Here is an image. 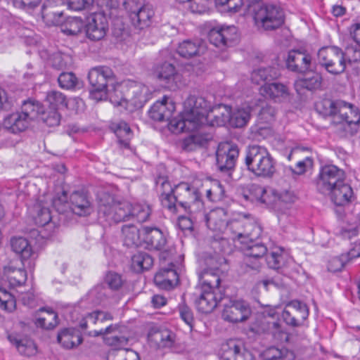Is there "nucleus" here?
Wrapping results in <instances>:
<instances>
[{
	"instance_id": "nucleus-10",
	"label": "nucleus",
	"mask_w": 360,
	"mask_h": 360,
	"mask_svg": "<svg viewBox=\"0 0 360 360\" xmlns=\"http://www.w3.org/2000/svg\"><path fill=\"white\" fill-rule=\"evenodd\" d=\"M91 86V96L97 101L102 100L108 93V86L114 82L113 72L108 67L92 68L88 75Z\"/></svg>"
},
{
	"instance_id": "nucleus-31",
	"label": "nucleus",
	"mask_w": 360,
	"mask_h": 360,
	"mask_svg": "<svg viewBox=\"0 0 360 360\" xmlns=\"http://www.w3.org/2000/svg\"><path fill=\"white\" fill-rule=\"evenodd\" d=\"M330 195L331 200L338 206H344L348 204L353 197L352 187L345 180L334 186L333 191L326 193Z\"/></svg>"
},
{
	"instance_id": "nucleus-44",
	"label": "nucleus",
	"mask_w": 360,
	"mask_h": 360,
	"mask_svg": "<svg viewBox=\"0 0 360 360\" xmlns=\"http://www.w3.org/2000/svg\"><path fill=\"white\" fill-rule=\"evenodd\" d=\"M8 338L16 347L18 351L21 354L30 356L35 353L36 347L32 340L27 338L21 339L15 335H9Z\"/></svg>"
},
{
	"instance_id": "nucleus-56",
	"label": "nucleus",
	"mask_w": 360,
	"mask_h": 360,
	"mask_svg": "<svg viewBox=\"0 0 360 360\" xmlns=\"http://www.w3.org/2000/svg\"><path fill=\"white\" fill-rule=\"evenodd\" d=\"M294 355L285 348L269 347L265 352V360H292Z\"/></svg>"
},
{
	"instance_id": "nucleus-15",
	"label": "nucleus",
	"mask_w": 360,
	"mask_h": 360,
	"mask_svg": "<svg viewBox=\"0 0 360 360\" xmlns=\"http://www.w3.org/2000/svg\"><path fill=\"white\" fill-rule=\"evenodd\" d=\"M308 316L307 306L298 300L288 303L282 313V318L286 324L294 327L302 326Z\"/></svg>"
},
{
	"instance_id": "nucleus-47",
	"label": "nucleus",
	"mask_w": 360,
	"mask_h": 360,
	"mask_svg": "<svg viewBox=\"0 0 360 360\" xmlns=\"http://www.w3.org/2000/svg\"><path fill=\"white\" fill-rule=\"evenodd\" d=\"M58 342L60 343L63 347L67 349H71L81 344L82 338L79 334L74 333L73 331L69 329H64L58 333L57 337Z\"/></svg>"
},
{
	"instance_id": "nucleus-33",
	"label": "nucleus",
	"mask_w": 360,
	"mask_h": 360,
	"mask_svg": "<svg viewBox=\"0 0 360 360\" xmlns=\"http://www.w3.org/2000/svg\"><path fill=\"white\" fill-rule=\"evenodd\" d=\"M154 13L153 6L150 4H147L138 12L131 14L130 19L136 28L143 30L150 26Z\"/></svg>"
},
{
	"instance_id": "nucleus-52",
	"label": "nucleus",
	"mask_w": 360,
	"mask_h": 360,
	"mask_svg": "<svg viewBox=\"0 0 360 360\" xmlns=\"http://www.w3.org/2000/svg\"><path fill=\"white\" fill-rule=\"evenodd\" d=\"M243 231V240L246 238L253 241L261 236L262 230L257 222L248 219H244Z\"/></svg>"
},
{
	"instance_id": "nucleus-28",
	"label": "nucleus",
	"mask_w": 360,
	"mask_h": 360,
	"mask_svg": "<svg viewBox=\"0 0 360 360\" xmlns=\"http://www.w3.org/2000/svg\"><path fill=\"white\" fill-rule=\"evenodd\" d=\"M223 354L220 360H250L251 357L240 342L234 340H229L222 345Z\"/></svg>"
},
{
	"instance_id": "nucleus-35",
	"label": "nucleus",
	"mask_w": 360,
	"mask_h": 360,
	"mask_svg": "<svg viewBox=\"0 0 360 360\" xmlns=\"http://www.w3.org/2000/svg\"><path fill=\"white\" fill-rule=\"evenodd\" d=\"M219 271V268L205 269L199 276V288L214 291L221 282Z\"/></svg>"
},
{
	"instance_id": "nucleus-16",
	"label": "nucleus",
	"mask_w": 360,
	"mask_h": 360,
	"mask_svg": "<svg viewBox=\"0 0 360 360\" xmlns=\"http://www.w3.org/2000/svg\"><path fill=\"white\" fill-rule=\"evenodd\" d=\"M237 38V30L234 26L216 27L208 33L210 42L222 50L232 46Z\"/></svg>"
},
{
	"instance_id": "nucleus-34",
	"label": "nucleus",
	"mask_w": 360,
	"mask_h": 360,
	"mask_svg": "<svg viewBox=\"0 0 360 360\" xmlns=\"http://www.w3.org/2000/svg\"><path fill=\"white\" fill-rule=\"evenodd\" d=\"M204 42L201 40H184L179 44L177 53L183 58H189L205 51Z\"/></svg>"
},
{
	"instance_id": "nucleus-57",
	"label": "nucleus",
	"mask_w": 360,
	"mask_h": 360,
	"mask_svg": "<svg viewBox=\"0 0 360 360\" xmlns=\"http://www.w3.org/2000/svg\"><path fill=\"white\" fill-rule=\"evenodd\" d=\"M276 77V71L271 67L259 68L253 70L251 74V79L255 84H260L267 79H271Z\"/></svg>"
},
{
	"instance_id": "nucleus-27",
	"label": "nucleus",
	"mask_w": 360,
	"mask_h": 360,
	"mask_svg": "<svg viewBox=\"0 0 360 360\" xmlns=\"http://www.w3.org/2000/svg\"><path fill=\"white\" fill-rule=\"evenodd\" d=\"M200 129L193 134L186 138L183 142V149L186 151H193L205 146L212 139V134L208 131L205 127H200Z\"/></svg>"
},
{
	"instance_id": "nucleus-12",
	"label": "nucleus",
	"mask_w": 360,
	"mask_h": 360,
	"mask_svg": "<svg viewBox=\"0 0 360 360\" xmlns=\"http://www.w3.org/2000/svg\"><path fill=\"white\" fill-rule=\"evenodd\" d=\"M345 179V172L333 165L322 167L316 179L317 191L324 195L333 191L334 186Z\"/></svg>"
},
{
	"instance_id": "nucleus-39",
	"label": "nucleus",
	"mask_w": 360,
	"mask_h": 360,
	"mask_svg": "<svg viewBox=\"0 0 360 360\" xmlns=\"http://www.w3.org/2000/svg\"><path fill=\"white\" fill-rule=\"evenodd\" d=\"M4 275L10 285L16 287L24 284L27 280V273L22 267H17L10 264L4 267Z\"/></svg>"
},
{
	"instance_id": "nucleus-14",
	"label": "nucleus",
	"mask_w": 360,
	"mask_h": 360,
	"mask_svg": "<svg viewBox=\"0 0 360 360\" xmlns=\"http://www.w3.org/2000/svg\"><path fill=\"white\" fill-rule=\"evenodd\" d=\"M252 313L249 304L244 300H230L224 306L222 318L230 323H238L246 321Z\"/></svg>"
},
{
	"instance_id": "nucleus-42",
	"label": "nucleus",
	"mask_w": 360,
	"mask_h": 360,
	"mask_svg": "<svg viewBox=\"0 0 360 360\" xmlns=\"http://www.w3.org/2000/svg\"><path fill=\"white\" fill-rule=\"evenodd\" d=\"M261 94L272 99L286 97L288 88L281 83H266L260 88Z\"/></svg>"
},
{
	"instance_id": "nucleus-7",
	"label": "nucleus",
	"mask_w": 360,
	"mask_h": 360,
	"mask_svg": "<svg viewBox=\"0 0 360 360\" xmlns=\"http://www.w3.org/2000/svg\"><path fill=\"white\" fill-rule=\"evenodd\" d=\"M132 205L128 201H115L114 198L104 193L99 200L98 214L109 224L118 223L131 217Z\"/></svg>"
},
{
	"instance_id": "nucleus-53",
	"label": "nucleus",
	"mask_w": 360,
	"mask_h": 360,
	"mask_svg": "<svg viewBox=\"0 0 360 360\" xmlns=\"http://www.w3.org/2000/svg\"><path fill=\"white\" fill-rule=\"evenodd\" d=\"M266 259L268 266L273 269H281L287 263V256L281 249L272 251Z\"/></svg>"
},
{
	"instance_id": "nucleus-29",
	"label": "nucleus",
	"mask_w": 360,
	"mask_h": 360,
	"mask_svg": "<svg viewBox=\"0 0 360 360\" xmlns=\"http://www.w3.org/2000/svg\"><path fill=\"white\" fill-rule=\"evenodd\" d=\"M156 188L160 194L162 205L169 210L174 208L172 197L174 195V188H172L167 177L159 176L156 180Z\"/></svg>"
},
{
	"instance_id": "nucleus-36",
	"label": "nucleus",
	"mask_w": 360,
	"mask_h": 360,
	"mask_svg": "<svg viewBox=\"0 0 360 360\" xmlns=\"http://www.w3.org/2000/svg\"><path fill=\"white\" fill-rule=\"evenodd\" d=\"M252 108L248 105H242L230 111L229 122L235 128H241L245 126L251 117Z\"/></svg>"
},
{
	"instance_id": "nucleus-18",
	"label": "nucleus",
	"mask_w": 360,
	"mask_h": 360,
	"mask_svg": "<svg viewBox=\"0 0 360 360\" xmlns=\"http://www.w3.org/2000/svg\"><path fill=\"white\" fill-rule=\"evenodd\" d=\"M198 191L191 187L186 183H181L174 187V195H173L174 208L172 211H176L178 206L183 209L199 197Z\"/></svg>"
},
{
	"instance_id": "nucleus-19",
	"label": "nucleus",
	"mask_w": 360,
	"mask_h": 360,
	"mask_svg": "<svg viewBox=\"0 0 360 360\" xmlns=\"http://www.w3.org/2000/svg\"><path fill=\"white\" fill-rule=\"evenodd\" d=\"M311 56L300 50H291L285 60L286 68L295 72L303 73L309 70L311 66Z\"/></svg>"
},
{
	"instance_id": "nucleus-61",
	"label": "nucleus",
	"mask_w": 360,
	"mask_h": 360,
	"mask_svg": "<svg viewBox=\"0 0 360 360\" xmlns=\"http://www.w3.org/2000/svg\"><path fill=\"white\" fill-rule=\"evenodd\" d=\"M151 213V209L146 204H136L132 206V213L131 216L136 217L140 222H144L148 220Z\"/></svg>"
},
{
	"instance_id": "nucleus-46",
	"label": "nucleus",
	"mask_w": 360,
	"mask_h": 360,
	"mask_svg": "<svg viewBox=\"0 0 360 360\" xmlns=\"http://www.w3.org/2000/svg\"><path fill=\"white\" fill-rule=\"evenodd\" d=\"M61 32L67 35H77L81 32L84 27V22L81 18L77 17H69L63 19L60 25Z\"/></svg>"
},
{
	"instance_id": "nucleus-23",
	"label": "nucleus",
	"mask_w": 360,
	"mask_h": 360,
	"mask_svg": "<svg viewBox=\"0 0 360 360\" xmlns=\"http://www.w3.org/2000/svg\"><path fill=\"white\" fill-rule=\"evenodd\" d=\"M149 342L158 347H170L176 339L175 334L165 328L160 327H153L148 333Z\"/></svg>"
},
{
	"instance_id": "nucleus-3",
	"label": "nucleus",
	"mask_w": 360,
	"mask_h": 360,
	"mask_svg": "<svg viewBox=\"0 0 360 360\" xmlns=\"http://www.w3.org/2000/svg\"><path fill=\"white\" fill-rule=\"evenodd\" d=\"M150 96L148 88L135 82L119 84L109 93L110 101L115 107L129 112L142 108Z\"/></svg>"
},
{
	"instance_id": "nucleus-17",
	"label": "nucleus",
	"mask_w": 360,
	"mask_h": 360,
	"mask_svg": "<svg viewBox=\"0 0 360 360\" xmlns=\"http://www.w3.org/2000/svg\"><path fill=\"white\" fill-rule=\"evenodd\" d=\"M108 28V20L103 13L95 12L88 17L85 30L87 37L91 40L102 39L105 36Z\"/></svg>"
},
{
	"instance_id": "nucleus-50",
	"label": "nucleus",
	"mask_w": 360,
	"mask_h": 360,
	"mask_svg": "<svg viewBox=\"0 0 360 360\" xmlns=\"http://www.w3.org/2000/svg\"><path fill=\"white\" fill-rule=\"evenodd\" d=\"M40 311H45V314L37 319V326L46 330L55 328L58 324V315L51 309L45 310L44 308H41Z\"/></svg>"
},
{
	"instance_id": "nucleus-48",
	"label": "nucleus",
	"mask_w": 360,
	"mask_h": 360,
	"mask_svg": "<svg viewBox=\"0 0 360 360\" xmlns=\"http://www.w3.org/2000/svg\"><path fill=\"white\" fill-rule=\"evenodd\" d=\"M33 212L36 214L34 219L39 226H44L48 224L52 219L49 206L42 205L40 202L34 205Z\"/></svg>"
},
{
	"instance_id": "nucleus-49",
	"label": "nucleus",
	"mask_w": 360,
	"mask_h": 360,
	"mask_svg": "<svg viewBox=\"0 0 360 360\" xmlns=\"http://www.w3.org/2000/svg\"><path fill=\"white\" fill-rule=\"evenodd\" d=\"M132 266L136 271L149 269L153 264V259L147 252H140L132 257Z\"/></svg>"
},
{
	"instance_id": "nucleus-63",
	"label": "nucleus",
	"mask_w": 360,
	"mask_h": 360,
	"mask_svg": "<svg viewBox=\"0 0 360 360\" xmlns=\"http://www.w3.org/2000/svg\"><path fill=\"white\" fill-rule=\"evenodd\" d=\"M187 8L193 13H204L207 11V0H191L186 1Z\"/></svg>"
},
{
	"instance_id": "nucleus-64",
	"label": "nucleus",
	"mask_w": 360,
	"mask_h": 360,
	"mask_svg": "<svg viewBox=\"0 0 360 360\" xmlns=\"http://www.w3.org/2000/svg\"><path fill=\"white\" fill-rule=\"evenodd\" d=\"M348 262L349 261L347 259V256L342 254L340 257L332 258L328 262V269L331 272H337L341 271Z\"/></svg>"
},
{
	"instance_id": "nucleus-55",
	"label": "nucleus",
	"mask_w": 360,
	"mask_h": 360,
	"mask_svg": "<svg viewBox=\"0 0 360 360\" xmlns=\"http://www.w3.org/2000/svg\"><path fill=\"white\" fill-rule=\"evenodd\" d=\"M108 360H139V354L131 349H112L108 352Z\"/></svg>"
},
{
	"instance_id": "nucleus-22",
	"label": "nucleus",
	"mask_w": 360,
	"mask_h": 360,
	"mask_svg": "<svg viewBox=\"0 0 360 360\" xmlns=\"http://www.w3.org/2000/svg\"><path fill=\"white\" fill-rule=\"evenodd\" d=\"M156 75L158 79L163 82L165 87L169 90L174 91L179 88L178 82L181 76L175 69V67L168 63H165L156 70Z\"/></svg>"
},
{
	"instance_id": "nucleus-20",
	"label": "nucleus",
	"mask_w": 360,
	"mask_h": 360,
	"mask_svg": "<svg viewBox=\"0 0 360 360\" xmlns=\"http://www.w3.org/2000/svg\"><path fill=\"white\" fill-rule=\"evenodd\" d=\"M250 243L244 250V262L248 266L257 270L260 266V260L266 255L267 248L262 243Z\"/></svg>"
},
{
	"instance_id": "nucleus-38",
	"label": "nucleus",
	"mask_w": 360,
	"mask_h": 360,
	"mask_svg": "<svg viewBox=\"0 0 360 360\" xmlns=\"http://www.w3.org/2000/svg\"><path fill=\"white\" fill-rule=\"evenodd\" d=\"M42 17L44 22L49 26H60L63 22L64 16L62 11L53 6L52 1H48L42 8Z\"/></svg>"
},
{
	"instance_id": "nucleus-59",
	"label": "nucleus",
	"mask_w": 360,
	"mask_h": 360,
	"mask_svg": "<svg viewBox=\"0 0 360 360\" xmlns=\"http://www.w3.org/2000/svg\"><path fill=\"white\" fill-rule=\"evenodd\" d=\"M0 308L8 312L15 308L14 296L4 288H0Z\"/></svg>"
},
{
	"instance_id": "nucleus-54",
	"label": "nucleus",
	"mask_w": 360,
	"mask_h": 360,
	"mask_svg": "<svg viewBox=\"0 0 360 360\" xmlns=\"http://www.w3.org/2000/svg\"><path fill=\"white\" fill-rule=\"evenodd\" d=\"M184 210L187 212L195 221H201L204 220V217L206 214L204 212V205L202 201L200 200V196L193 200Z\"/></svg>"
},
{
	"instance_id": "nucleus-32",
	"label": "nucleus",
	"mask_w": 360,
	"mask_h": 360,
	"mask_svg": "<svg viewBox=\"0 0 360 360\" xmlns=\"http://www.w3.org/2000/svg\"><path fill=\"white\" fill-rule=\"evenodd\" d=\"M10 245L12 251L20 256L22 262L34 255L32 246L26 238L13 236L10 240Z\"/></svg>"
},
{
	"instance_id": "nucleus-24",
	"label": "nucleus",
	"mask_w": 360,
	"mask_h": 360,
	"mask_svg": "<svg viewBox=\"0 0 360 360\" xmlns=\"http://www.w3.org/2000/svg\"><path fill=\"white\" fill-rule=\"evenodd\" d=\"M169 98L165 96L162 101L155 102L148 111L149 117L158 122L169 120L174 111V105L172 102H168Z\"/></svg>"
},
{
	"instance_id": "nucleus-5",
	"label": "nucleus",
	"mask_w": 360,
	"mask_h": 360,
	"mask_svg": "<svg viewBox=\"0 0 360 360\" xmlns=\"http://www.w3.org/2000/svg\"><path fill=\"white\" fill-rule=\"evenodd\" d=\"M245 164L248 169L257 176L270 178L276 172V161L266 148L249 146L246 150Z\"/></svg>"
},
{
	"instance_id": "nucleus-21",
	"label": "nucleus",
	"mask_w": 360,
	"mask_h": 360,
	"mask_svg": "<svg viewBox=\"0 0 360 360\" xmlns=\"http://www.w3.org/2000/svg\"><path fill=\"white\" fill-rule=\"evenodd\" d=\"M207 228L213 232L224 233L227 225V212L225 209L217 207L204 217Z\"/></svg>"
},
{
	"instance_id": "nucleus-40",
	"label": "nucleus",
	"mask_w": 360,
	"mask_h": 360,
	"mask_svg": "<svg viewBox=\"0 0 360 360\" xmlns=\"http://www.w3.org/2000/svg\"><path fill=\"white\" fill-rule=\"evenodd\" d=\"M255 191L258 200L261 202L277 209L278 199V192L277 191L272 188L261 186H257Z\"/></svg>"
},
{
	"instance_id": "nucleus-4",
	"label": "nucleus",
	"mask_w": 360,
	"mask_h": 360,
	"mask_svg": "<svg viewBox=\"0 0 360 360\" xmlns=\"http://www.w3.org/2000/svg\"><path fill=\"white\" fill-rule=\"evenodd\" d=\"M359 59L360 51L354 47H348L344 53L337 46H325L318 52L319 63L332 75L344 72L347 61L352 63Z\"/></svg>"
},
{
	"instance_id": "nucleus-43",
	"label": "nucleus",
	"mask_w": 360,
	"mask_h": 360,
	"mask_svg": "<svg viewBox=\"0 0 360 360\" xmlns=\"http://www.w3.org/2000/svg\"><path fill=\"white\" fill-rule=\"evenodd\" d=\"M244 226V219H234L227 222L226 229L224 234L228 238L233 240H238L240 243H243V229Z\"/></svg>"
},
{
	"instance_id": "nucleus-30",
	"label": "nucleus",
	"mask_w": 360,
	"mask_h": 360,
	"mask_svg": "<svg viewBox=\"0 0 360 360\" xmlns=\"http://www.w3.org/2000/svg\"><path fill=\"white\" fill-rule=\"evenodd\" d=\"M205 117V124L201 125L200 127H205L207 129V125L212 127L222 126L225 124L226 122H229L230 117V108L226 105L215 106L209 110Z\"/></svg>"
},
{
	"instance_id": "nucleus-51",
	"label": "nucleus",
	"mask_w": 360,
	"mask_h": 360,
	"mask_svg": "<svg viewBox=\"0 0 360 360\" xmlns=\"http://www.w3.org/2000/svg\"><path fill=\"white\" fill-rule=\"evenodd\" d=\"M46 101L48 107L60 110L68 107L66 96L60 91H51L46 95Z\"/></svg>"
},
{
	"instance_id": "nucleus-13",
	"label": "nucleus",
	"mask_w": 360,
	"mask_h": 360,
	"mask_svg": "<svg viewBox=\"0 0 360 360\" xmlns=\"http://www.w3.org/2000/svg\"><path fill=\"white\" fill-rule=\"evenodd\" d=\"M238 154L239 150L236 145L229 142L220 143L216 153L217 165L219 169L230 176L235 167Z\"/></svg>"
},
{
	"instance_id": "nucleus-37",
	"label": "nucleus",
	"mask_w": 360,
	"mask_h": 360,
	"mask_svg": "<svg viewBox=\"0 0 360 360\" xmlns=\"http://www.w3.org/2000/svg\"><path fill=\"white\" fill-rule=\"evenodd\" d=\"M154 281L160 288L170 289L178 283L179 276L175 270L164 269L155 274Z\"/></svg>"
},
{
	"instance_id": "nucleus-6",
	"label": "nucleus",
	"mask_w": 360,
	"mask_h": 360,
	"mask_svg": "<svg viewBox=\"0 0 360 360\" xmlns=\"http://www.w3.org/2000/svg\"><path fill=\"white\" fill-rule=\"evenodd\" d=\"M39 110H40L39 101L32 99L25 101L20 111L10 114L5 117L4 126L13 133L23 131L38 118Z\"/></svg>"
},
{
	"instance_id": "nucleus-8",
	"label": "nucleus",
	"mask_w": 360,
	"mask_h": 360,
	"mask_svg": "<svg viewBox=\"0 0 360 360\" xmlns=\"http://www.w3.org/2000/svg\"><path fill=\"white\" fill-rule=\"evenodd\" d=\"M253 11L256 25L265 30L278 29L284 23V12L276 5L263 4Z\"/></svg>"
},
{
	"instance_id": "nucleus-11",
	"label": "nucleus",
	"mask_w": 360,
	"mask_h": 360,
	"mask_svg": "<svg viewBox=\"0 0 360 360\" xmlns=\"http://www.w3.org/2000/svg\"><path fill=\"white\" fill-rule=\"evenodd\" d=\"M141 235L149 250L160 252V259H167L172 254L173 248L168 245L164 233L156 227L143 226Z\"/></svg>"
},
{
	"instance_id": "nucleus-41",
	"label": "nucleus",
	"mask_w": 360,
	"mask_h": 360,
	"mask_svg": "<svg viewBox=\"0 0 360 360\" xmlns=\"http://www.w3.org/2000/svg\"><path fill=\"white\" fill-rule=\"evenodd\" d=\"M141 232L134 224L124 225L122 228V237L124 245L127 247H136L140 242Z\"/></svg>"
},
{
	"instance_id": "nucleus-2",
	"label": "nucleus",
	"mask_w": 360,
	"mask_h": 360,
	"mask_svg": "<svg viewBox=\"0 0 360 360\" xmlns=\"http://www.w3.org/2000/svg\"><path fill=\"white\" fill-rule=\"evenodd\" d=\"M184 115L169 122V128L174 133L196 130L205 125V115L210 109V103L204 97L190 96L184 102Z\"/></svg>"
},
{
	"instance_id": "nucleus-9",
	"label": "nucleus",
	"mask_w": 360,
	"mask_h": 360,
	"mask_svg": "<svg viewBox=\"0 0 360 360\" xmlns=\"http://www.w3.org/2000/svg\"><path fill=\"white\" fill-rule=\"evenodd\" d=\"M276 314V308L269 307L257 316L251 330L258 334H271L275 340H283L285 334L283 332L279 322L275 319Z\"/></svg>"
},
{
	"instance_id": "nucleus-45",
	"label": "nucleus",
	"mask_w": 360,
	"mask_h": 360,
	"mask_svg": "<svg viewBox=\"0 0 360 360\" xmlns=\"http://www.w3.org/2000/svg\"><path fill=\"white\" fill-rule=\"evenodd\" d=\"M39 111L38 118L47 126L56 127L59 125L61 115L58 110L49 107L45 110L44 106L40 103V110Z\"/></svg>"
},
{
	"instance_id": "nucleus-58",
	"label": "nucleus",
	"mask_w": 360,
	"mask_h": 360,
	"mask_svg": "<svg viewBox=\"0 0 360 360\" xmlns=\"http://www.w3.org/2000/svg\"><path fill=\"white\" fill-rule=\"evenodd\" d=\"M115 133L119 143L124 147L128 148L131 137V131L129 125L126 122H120L115 130Z\"/></svg>"
},
{
	"instance_id": "nucleus-26",
	"label": "nucleus",
	"mask_w": 360,
	"mask_h": 360,
	"mask_svg": "<svg viewBox=\"0 0 360 360\" xmlns=\"http://www.w3.org/2000/svg\"><path fill=\"white\" fill-rule=\"evenodd\" d=\"M197 290L195 300L197 309L205 314L212 311L217 305V299L214 295V291L207 290V289L199 287Z\"/></svg>"
},
{
	"instance_id": "nucleus-1",
	"label": "nucleus",
	"mask_w": 360,
	"mask_h": 360,
	"mask_svg": "<svg viewBox=\"0 0 360 360\" xmlns=\"http://www.w3.org/2000/svg\"><path fill=\"white\" fill-rule=\"evenodd\" d=\"M325 116L333 117L331 124L335 132L341 137L354 135L360 123L358 108L344 101L323 99L317 106Z\"/></svg>"
},
{
	"instance_id": "nucleus-62",
	"label": "nucleus",
	"mask_w": 360,
	"mask_h": 360,
	"mask_svg": "<svg viewBox=\"0 0 360 360\" xmlns=\"http://www.w3.org/2000/svg\"><path fill=\"white\" fill-rule=\"evenodd\" d=\"M323 78L319 73H314L311 77L301 79L300 84L310 91L316 90L321 86Z\"/></svg>"
},
{
	"instance_id": "nucleus-25",
	"label": "nucleus",
	"mask_w": 360,
	"mask_h": 360,
	"mask_svg": "<svg viewBox=\"0 0 360 360\" xmlns=\"http://www.w3.org/2000/svg\"><path fill=\"white\" fill-rule=\"evenodd\" d=\"M69 204L72 212L80 217L89 215L93 212L91 202L83 192H73L70 195Z\"/></svg>"
},
{
	"instance_id": "nucleus-60",
	"label": "nucleus",
	"mask_w": 360,
	"mask_h": 360,
	"mask_svg": "<svg viewBox=\"0 0 360 360\" xmlns=\"http://www.w3.org/2000/svg\"><path fill=\"white\" fill-rule=\"evenodd\" d=\"M59 86L62 89H72L79 84V79L72 72H62L58 78Z\"/></svg>"
}]
</instances>
